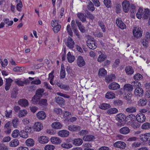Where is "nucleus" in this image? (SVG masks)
<instances>
[{
	"label": "nucleus",
	"mask_w": 150,
	"mask_h": 150,
	"mask_svg": "<svg viewBox=\"0 0 150 150\" xmlns=\"http://www.w3.org/2000/svg\"><path fill=\"white\" fill-rule=\"evenodd\" d=\"M138 86L135 90L134 91L135 95L137 97H142L143 95L144 91L142 88L139 87V86Z\"/></svg>",
	"instance_id": "10"
},
{
	"label": "nucleus",
	"mask_w": 150,
	"mask_h": 150,
	"mask_svg": "<svg viewBox=\"0 0 150 150\" xmlns=\"http://www.w3.org/2000/svg\"><path fill=\"white\" fill-rule=\"evenodd\" d=\"M131 126L134 129H136L139 127L138 123L136 122H131Z\"/></svg>",
	"instance_id": "60"
},
{
	"label": "nucleus",
	"mask_w": 150,
	"mask_h": 150,
	"mask_svg": "<svg viewBox=\"0 0 150 150\" xmlns=\"http://www.w3.org/2000/svg\"><path fill=\"white\" fill-rule=\"evenodd\" d=\"M13 81V80L10 78L6 79L5 88L6 91L10 89L11 83Z\"/></svg>",
	"instance_id": "8"
},
{
	"label": "nucleus",
	"mask_w": 150,
	"mask_h": 150,
	"mask_svg": "<svg viewBox=\"0 0 150 150\" xmlns=\"http://www.w3.org/2000/svg\"><path fill=\"white\" fill-rule=\"evenodd\" d=\"M62 146L64 148L69 149L72 147V145L70 144L64 143L62 144Z\"/></svg>",
	"instance_id": "63"
},
{
	"label": "nucleus",
	"mask_w": 150,
	"mask_h": 150,
	"mask_svg": "<svg viewBox=\"0 0 150 150\" xmlns=\"http://www.w3.org/2000/svg\"><path fill=\"white\" fill-rule=\"evenodd\" d=\"M87 8L89 10L92 11H93L95 10V8L93 4L90 1L89 2V4L87 6Z\"/></svg>",
	"instance_id": "56"
},
{
	"label": "nucleus",
	"mask_w": 150,
	"mask_h": 150,
	"mask_svg": "<svg viewBox=\"0 0 150 150\" xmlns=\"http://www.w3.org/2000/svg\"><path fill=\"white\" fill-rule=\"evenodd\" d=\"M98 74L99 76H104L107 74V71L104 68L99 69Z\"/></svg>",
	"instance_id": "45"
},
{
	"label": "nucleus",
	"mask_w": 150,
	"mask_h": 150,
	"mask_svg": "<svg viewBox=\"0 0 150 150\" xmlns=\"http://www.w3.org/2000/svg\"><path fill=\"white\" fill-rule=\"evenodd\" d=\"M115 95L111 91L108 92L105 95V97L108 99H113L115 98Z\"/></svg>",
	"instance_id": "28"
},
{
	"label": "nucleus",
	"mask_w": 150,
	"mask_h": 150,
	"mask_svg": "<svg viewBox=\"0 0 150 150\" xmlns=\"http://www.w3.org/2000/svg\"><path fill=\"white\" fill-rule=\"evenodd\" d=\"M133 89L132 85L129 84H126L124 86L123 89H121L120 92L121 94H126L127 93V95L125 96L124 98L126 99L129 100L132 96L131 92Z\"/></svg>",
	"instance_id": "1"
},
{
	"label": "nucleus",
	"mask_w": 150,
	"mask_h": 150,
	"mask_svg": "<svg viewBox=\"0 0 150 150\" xmlns=\"http://www.w3.org/2000/svg\"><path fill=\"white\" fill-rule=\"evenodd\" d=\"M37 118L40 120H43L46 117L45 113L43 111H39L37 114Z\"/></svg>",
	"instance_id": "23"
},
{
	"label": "nucleus",
	"mask_w": 150,
	"mask_h": 150,
	"mask_svg": "<svg viewBox=\"0 0 150 150\" xmlns=\"http://www.w3.org/2000/svg\"><path fill=\"white\" fill-rule=\"evenodd\" d=\"M140 138L143 142H146L150 139V133H147L141 134Z\"/></svg>",
	"instance_id": "18"
},
{
	"label": "nucleus",
	"mask_w": 150,
	"mask_h": 150,
	"mask_svg": "<svg viewBox=\"0 0 150 150\" xmlns=\"http://www.w3.org/2000/svg\"><path fill=\"white\" fill-rule=\"evenodd\" d=\"M61 28V25H57L53 27L52 29L54 33H57L60 30Z\"/></svg>",
	"instance_id": "59"
},
{
	"label": "nucleus",
	"mask_w": 150,
	"mask_h": 150,
	"mask_svg": "<svg viewBox=\"0 0 150 150\" xmlns=\"http://www.w3.org/2000/svg\"><path fill=\"white\" fill-rule=\"evenodd\" d=\"M136 119L138 122L142 123L145 121L146 117L144 114L142 113H139L136 115Z\"/></svg>",
	"instance_id": "13"
},
{
	"label": "nucleus",
	"mask_w": 150,
	"mask_h": 150,
	"mask_svg": "<svg viewBox=\"0 0 150 150\" xmlns=\"http://www.w3.org/2000/svg\"><path fill=\"white\" fill-rule=\"evenodd\" d=\"M55 148L54 146L52 145H47L45 147V150H53Z\"/></svg>",
	"instance_id": "62"
},
{
	"label": "nucleus",
	"mask_w": 150,
	"mask_h": 150,
	"mask_svg": "<svg viewBox=\"0 0 150 150\" xmlns=\"http://www.w3.org/2000/svg\"><path fill=\"white\" fill-rule=\"evenodd\" d=\"M108 87L110 89L115 90L119 88L120 86L117 83L112 82L109 85Z\"/></svg>",
	"instance_id": "17"
},
{
	"label": "nucleus",
	"mask_w": 150,
	"mask_h": 150,
	"mask_svg": "<svg viewBox=\"0 0 150 150\" xmlns=\"http://www.w3.org/2000/svg\"><path fill=\"white\" fill-rule=\"evenodd\" d=\"M52 126L55 129H59L62 128V125L60 122H56L53 123L52 125Z\"/></svg>",
	"instance_id": "36"
},
{
	"label": "nucleus",
	"mask_w": 150,
	"mask_h": 150,
	"mask_svg": "<svg viewBox=\"0 0 150 150\" xmlns=\"http://www.w3.org/2000/svg\"><path fill=\"white\" fill-rule=\"evenodd\" d=\"M116 12L117 13H119L120 12L121 6L120 4H117L115 6Z\"/></svg>",
	"instance_id": "61"
},
{
	"label": "nucleus",
	"mask_w": 150,
	"mask_h": 150,
	"mask_svg": "<svg viewBox=\"0 0 150 150\" xmlns=\"http://www.w3.org/2000/svg\"><path fill=\"white\" fill-rule=\"evenodd\" d=\"M49 138L45 136H42L39 137L38 141L41 144H44L48 142L49 141Z\"/></svg>",
	"instance_id": "15"
},
{
	"label": "nucleus",
	"mask_w": 150,
	"mask_h": 150,
	"mask_svg": "<svg viewBox=\"0 0 150 150\" xmlns=\"http://www.w3.org/2000/svg\"><path fill=\"white\" fill-rule=\"evenodd\" d=\"M98 25L101 28L102 31L103 32H105L106 31V27L103 22L101 20H100L98 21Z\"/></svg>",
	"instance_id": "49"
},
{
	"label": "nucleus",
	"mask_w": 150,
	"mask_h": 150,
	"mask_svg": "<svg viewBox=\"0 0 150 150\" xmlns=\"http://www.w3.org/2000/svg\"><path fill=\"white\" fill-rule=\"evenodd\" d=\"M147 103L146 100L144 98L141 99L138 101V105L140 106H144L146 105Z\"/></svg>",
	"instance_id": "42"
},
{
	"label": "nucleus",
	"mask_w": 150,
	"mask_h": 150,
	"mask_svg": "<svg viewBox=\"0 0 150 150\" xmlns=\"http://www.w3.org/2000/svg\"><path fill=\"white\" fill-rule=\"evenodd\" d=\"M115 78V74H111L110 75H108L106 77L105 79L107 82H109L112 81Z\"/></svg>",
	"instance_id": "40"
},
{
	"label": "nucleus",
	"mask_w": 150,
	"mask_h": 150,
	"mask_svg": "<svg viewBox=\"0 0 150 150\" xmlns=\"http://www.w3.org/2000/svg\"><path fill=\"white\" fill-rule=\"evenodd\" d=\"M34 130L39 132L43 129V126L42 123L39 122H35L33 127Z\"/></svg>",
	"instance_id": "14"
},
{
	"label": "nucleus",
	"mask_w": 150,
	"mask_h": 150,
	"mask_svg": "<svg viewBox=\"0 0 150 150\" xmlns=\"http://www.w3.org/2000/svg\"><path fill=\"white\" fill-rule=\"evenodd\" d=\"M110 107V105L108 103H103L100 104L99 106L100 108L103 110H106Z\"/></svg>",
	"instance_id": "35"
},
{
	"label": "nucleus",
	"mask_w": 150,
	"mask_h": 150,
	"mask_svg": "<svg viewBox=\"0 0 150 150\" xmlns=\"http://www.w3.org/2000/svg\"><path fill=\"white\" fill-rule=\"evenodd\" d=\"M44 90L42 88H40L36 90L35 92V95L38 96L40 98L42 97L44 94Z\"/></svg>",
	"instance_id": "31"
},
{
	"label": "nucleus",
	"mask_w": 150,
	"mask_h": 150,
	"mask_svg": "<svg viewBox=\"0 0 150 150\" xmlns=\"http://www.w3.org/2000/svg\"><path fill=\"white\" fill-rule=\"evenodd\" d=\"M114 146L116 147L119 148L121 149H124L126 147V144L124 142L119 141L113 144Z\"/></svg>",
	"instance_id": "6"
},
{
	"label": "nucleus",
	"mask_w": 150,
	"mask_h": 150,
	"mask_svg": "<svg viewBox=\"0 0 150 150\" xmlns=\"http://www.w3.org/2000/svg\"><path fill=\"white\" fill-rule=\"evenodd\" d=\"M133 33L134 37L137 38H140L142 36L143 31L141 28L134 27L133 30Z\"/></svg>",
	"instance_id": "2"
},
{
	"label": "nucleus",
	"mask_w": 150,
	"mask_h": 150,
	"mask_svg": "<svg viewBox=\"0 0 150 150\" xmlns=\"http://www.w3.org/2000/svg\"><path fill=\"white\" fill-rule=\"evenodd\" d=\"M122 5L124 11L125 13H128L129 10V7L130 6L129 2L127 0H125L122 2Z\"/></svg>",
	"instance_id": "5"
},
{
	"label": "nucleus",
	"mask_w": 150,
	"mask_h": 150,
	"mask_svg": "<svg viewBox=\"0 0 150 150\" xmlns=\"http://www.w3.org/2000/svg\"><path fill=\"white\" fill-rule=\"evenodd\" d=\"M83 143V140L80 138H77L74 139L73 142L74 144L76 146H80Z\"/></svg>",
	"instance_id": "37"
},
{
	"label": "nucleus",
	"mask_w": 150,
	"mask_h": 150,
	"mask_svg": "<svg viewBox=\"0 0 150 150\" xmlns=\"http://www.w3.org/2000/svg\"><path fill=\"white\" fill-rule=\"evenodd\" d=\"M66 72L64 65L63 64H62L61 65V70L60 72V79H63L65 77Z\"/></svg>",
	"instance_id": "24"
},
{
	"label": "nucleus",
	"mask_w": 150,
	"mask_h": 150,
	"mask_svg": "<svg viewBox=\"0 0 150 150\" xmlns=\"http://www.w3.org/2000/svg\"><path fill=\"white\" fill-rule=\"evenodd\" d=\"M40 98L35 95L32 98V103L34 105L38 104Z\"/></svg>",
	"instance_id": "33"
},
{
	"label": "nucleus",
	"mask_w": 150,
	"mask_h": 150,
	"mask_svg": "<svg viewBox=\"0 0 150 150\" xmlns=\"http://www.w3.org/2000/svg\"><path fill=\"white\" fill-rule=\"evenodd\" d=\"M18 104L22 107H25L28 105L29 103L28 100L25 99H20L18 101Z\"/></svg>",
	"instance_id": "20"
},
{
	"label": "nucleus",
	"mask_w": 150,
	"mask_h": 150,
	"mask_svg": "<svg viewBox=\"0 0 150 150\" xmlns=\"http://www.w3.org/2000/svg\"><path fill=\"white\" fill-rule=\"evenodd\" d=\"M144 13L143 16V18L144 19H147L150 15V11L149 9L145 8L144 12Z\"/></svg>",
	"instance_id": "41"
},
{
	"label": "nucleus",
	"mask_w": 150,
	"mask_h": 150,
	"mask_svg": "<svg viewBox=\"0 0 150 150\" xmlns=\"http://www.w3.org/2000/svg\"><path fill=\"white\" fill-rule=\"evenodd\" d=\"M19 135L22 138H26L28 137V132L25 130H21L19 132Z\"/></svg>",
	"instance_id": "47"
},
{
	"label": "nucleus",
	"mask_w": 150,
	"mask_h": 150,
	"mask_svg": "<svg viewBox=\"0 0 150 150\" xmlns=\"http://www.w3.org/2000/svg\"><path fill=\"white\" fill-rule=\"evenodd\" d=\"M134 79L135 80V81L133 82L132 84H134L135 86L136 87L139 86L140 83L137 81H139L142 80L143 78V76L140 74L137 73L134 76Z\"/></svg>",
	"instance_id": "4"
},
{
	"label": "nucleus",
	"mask_w": 150,
	"mask_h": 150,
	"mask_svg": "<svg viewBox=\"0 0 150 150\" xmlns=\"http://www.w3.org/2000/svg\"><path fill=\"white\" fill-rule=\"evenodd\" d=\"M116 120L118 121V122L116 123L117 126L121 127L123 126L125 124V120L120 119H116Z\"/></svg>",
	"instance_id": "50"
},
{
	"label": "nucleus",
	"mask_w": 150,
	"mask_h": 150,
	"mask_svg": "<svg viewBox=\"0 0 150 150\" xmlns=\"http://www.w3.org/2000/svg\"><path fill=\"white\" fill-rule=\"evenodd\" d=\"M104 3L106 6L107 8L111 7V1L110 0H104Z\"/></svg>",
	"instance_id": "55"
},
{
	"label": "nucleus",
	"mask_w": 150,
	"mask_h": 150,
	"mask_svg": "<svg viewBox=\"0 0 150 150\" xmlns=\"http://www.w3.org/2000/svg\"><path fill=\"white\" fill-rule=\"evenodd\" d=\"M82 147L84 148L83 150H94L93 149L90 148L92 147L91 145L88 143L83 144Z\"/></svg>",
	"instance_id": "43"
},
{
	"label": "nucleus",
	"mask_w": 150,
	"mask_h": 150,
	"mask_svg": "<svg viewBox=\"0 0 150 150\" xmlns=\"http://www.w3.org/2000/svg\"><path fill=\"white\" fill-rule=\"evenodd\" d=\"M116 119H120L125 120V115L122 113L117 114L116 116Z\"/></svg>",
	"instance_id": "58"
},
{
	"label": "nucleus",
	"mask_w": 150,
	"mask_h": 150,
	"mask_svg": "<svg viewBox=\"0 0 150 150\" xmlns=\"http://www.w3.org/2000/svg\"><path fill=\"white\" fill-rule=\"evenodd\" d=\"M68 130L72 132H79L81 129V127L78 125H71L68 126Z\"/></svg>",
	"instance_id": "7"
},
{
	"label": "nucleus",
	"mask_w": 150,
	"mask_h": 150,
	"mask_svg": "<svg viewBox=\"0 0 150 150\" xmlns=\"http://www.w3.org/2000/svg\"><path fill=\"white\" fill-rule=\"evenodd\" d=\"M125 71L126 74L129 75H131L134 72V70L132 67L131 66H126L125 68Z\"/></svg>",
	"instance_id": "22"
},
{
	"label": "nucleus",
	"mask_w": 150,
	"mask_h": 150,
	"mask_svg": "<svg viewBox=\"0 0 150 150\" xmlns=\"http://www.w3.org/2000/svg\"><path fill=\"white\" fill-rule=\"evenodd\" d=\"M26 145L28 146H33L34 145V141L32 139H28L25 142Z\"/></svg>",
	"instance_id": "44"
},
{
	"label": "nucleus",
	"mask_w": 150,
	"mask_h": 150,
	"mask_svg": "<svg viewBox=\"0 0 150 150\" xmlns=\"http://www.w3.org/2000/svg\"><path fill=\"white\" fill-rule=\"evenodd\" d=\"M95 139V137L94 136L90 135L84 136L83 138L84 141L87 142L92 141Z\"/></svg>",
	"instance_id": "27"
},
{
	"label": "nucleus",
	"mask_w": 150,
	"mask_h": 150,
	"mask_svg": "<svg viewBox=\"0 0 150 150\" xmlns=\"http://www.w3.org/2000/svg\"><path fill=\"white\" fill-rule=\"evenodd\" d=\"M25 130L28 133L31 134L33 133L34 131L33 128L32 129L31 127L29 126H26L25 127Z\"/></svg>",
	"instance_id": "53"
},
{
	"label": "nucleus",
	"mask_w": 150,
	"mask_h": 150,
	"mask_svg": "<svg viewBox=\"0 0 150 150\" xmlns=\"http://www.w3.org/2000/svg\"><path fill=\"white\" fill-rule=\"evenodd\" d=\"M67 58L68 61L70 63H72L75 60V57L72 55L70 52H69L67 54Z\"/></svg>",
	"instance_id": "34"
},
{
	"label": "nucleus",
	"mask_w": 150,
	"mask_h": 150,
	"mask_svg": "<svg viewBox=\"0 0 150 150\" xmlns=\"http://www.w3.org/2000/svg\"><path fill=\"white\" fill-rule=\"evenodd\" d=\"M77 16L78 18L82 22H84L86 21V15H84V14L82 13H78L77 14Z\"/></svg>",
	"instance_id": "30"
},
{
	"label": "nucleus",
	"mask_w": 150,
	"mask_h": 150,
	"mask_svg": "<svg viewBox=\"0 0 150 150\" xmlns=\"http://www.w3.org/2000/svg\"><path fill=\"white\" fill-rule=\"evenodd\" d=\"M107 58L106 55L104 54H101L99 55L98 59V61L100 62H103Z\"/></svg>",
	"instance_id": "46"
},
{
	"label": "nucleus",
	"mask_w": 150,
	"mask_h": 150,
	"mask_svg": "<svg viewBox=\"0 0 150 150\" xmlns=\"http://www.w3.org/2000/svg\"><path fill=\"white\" fill-rule=\"evenodd\" d=\"M55 101L60 107L65 105V101L64 99L59 96H57L55 98Z\"/></svg>",
	"instance_id": "9"
},
{
	"label": "nucleus",
	"mask_w": 150,
	"mask_h": 150,
	"mask_svg": "<svg viewBox=\"0 0 150 150\" xmlns=\"http://www.w3.org/2000/svg\"><path fill=\"white\" fill-rule=\"evenodd\" d=\"M66 44L69 48L72 49L74 47L75 43L73 39L71 37H69L67 40Z\"/></svg>",
	"instance_id": "11"
},
{
	"label": "nucleus",
	"mask_w": 150,
	"mask_h": 150,
	"mask_svg": "<svg viewBox=\"0 0 150 150\" xmlns=\"http://www.w3.org/2000/svg\"><path fill=\"white\" fill-rule=\"evenodd\" d=\"M130 132V129L127 127H124L119 130V132L121 134L126 135L128 134Z\"/></svg>",
	"instance_id": "16"
},
{
	"label": "nucleus",
	"mask_w": 150,
	"mask_h": 150,
	"mask_svg": "<svg viewBox=\"0 0 150 150\" xmlns=\"http://www.w3.org/2000/svg\"><path fill=\"white\" fill-rule=\"evenodd\" d=\"M10 146L15 147L19 144V141L17 139H15L12 140L9 143Z\"/></svg>",
	"instance_id": "39"
},
{
	"label": "nucleus",
	"mask_w": 150,
	"mask_h": 150,
	"mask_svg": "<svg viewBox=\"0 0 150 150\" xmlns=\"http://www.w3.org/2000/svg\"><path fill=\"white\" fill-rule=\"evenodd\" d=\"M116 23L117 26L122 29H124L126 28V25L121 20L117 19Z\"/></svg>",
	"instance_id": "26"
},
{
	"label": "nucleus",
	"mask_w": 150,
	"mask_h": 150,
	"mask_svg": "<svg viewBox=\"0 0 150 150\" xmlns=\"http://www.w3.org/2000/svg\"><path fill=\"white\" fill-rule=\"evenodd\" d=\"M86 43L89 48L91 49H94L96 47L97 45L93 40L87 41Z\"/></svg>",
	"instance_id": "19"
},
{
	"label": "nucleus",
	"mask_w": 150,
	"mask_h": 150,
	"mask_svg": "<svg viewBox=\"0 0 150 150\" xmlns=\"http://www.w3.org/2000/svg\"><path fill=\"white\" fill-rule=\"evenodd\" d=\"M77 63L78 66L82 67L85 65V62L82 56H79L77 59Z\"/></svg>",
	"instance_id": "12"
},
{
	"label": "nucleus",
	"mask_w": 150,
	"mask_h": 150,
	"mask_svg": "<svg viewBox=\"0 0 150 150\" xmlns=\"http://www.w3.org/2000/svg\"><path fill=\"white\" fill-rule=\"evenodd\" d=\"M130 7L131 8V15L132 14H134V16L133 17V18H134L135 17V13L136 12V6L134 5L131 4Z\"/></svg>",
	"instance_id": "52"
},
{
	"label": "nucleus",
	"mask_w": 150,
	"mask_h": 150,
	"mask_svg": "<svg viewBox=\"0 0 150 150\" xmlns=\"http://www.w3.org/2000/svg\"><path fill=\"white\" fill-rule=\"evenodd\" d=\"M30 82L28 79H24L23 81H21V79H17L14 80V82L19 86H23L24 85H27Z\"/></svg>",
	"instance_id": "3"
},
{
	"label": "nucleus",
	"mask_w": 150,
	"mask_h": 150,
	"mask_svg": "<svg viewBox=\"0 0 150 150\" xmlns=\"http://www.w3.org/2000/svg\"><path fill=\"white\" fill-rule=\"evenodd\" d=\"M86 15L87 16V17L92 21H93L95 18L94 16L89 12L87 11L86 13Z\"/></svg>",
	"instance_id": "64"
},
{
	"label": "nucleus",
	"mask_w": 150,
	"mask_h": 150,
	"mask_svg": "<svg viewBox=\"0 0 150 150\" xmlns=\"http://www.w3.org/2000/svg\"><path fill=\"white\" fill-rule=\"evenodd\" d=\"M118 110L115 108H112L108 109L107 111V112L109 114H114L118 112Z\"/></svg>",
	"instance_id": "48"
},
{
	"label": "nucleus",
	"mask_w": 150,
	"mask_h": 150,
	"mask_svg": "<svg viewBox=\"0 0 150 150\" xmlns=\"http://www.w3.org/2000/svg\"><path fill=\"white\" fill-rule=\"evenodd\" d=\"M38 104L41 106H46L48 105L47 100L45 99H41L40 100Z\"/></svg>",
	"instance_id": "51"
},
{
	"label": "nucleus",
	"mask_w": 150,
	"mask_h": 150,
	"mask_svg": "<svg viewBox=\"0 0 150 150\" xmlns=\"http://www.w3.org/2000/svg\"><path fill=\"white\" fill-rule=\"evenodd\" d=\"M76 23L80 30L82 33H84L85 31V27L82 25L81 23L78 20H76Z\"/></svg>",
	"instance_id": "25"
},
{
	"label": "nucleus",
	"mask_w": 150,
	"mask_h": 150,
	"mask_svg": "<svg viewBox=\"0 0 150 150\" xmlns=\"http://www.w3.org/2000/svg\"><path fill=\"white\" fill-rule=\"evenodd\" d=\"M19 131L17 129H15L13 131L12 134V136L13 138H16L18 137L19 134Z\"/></svg>",
	"instance_id": "57"
},
{
	"label": "nucleus",
	"mask_w": 150,
	"mask_h": 150,
	"mask_svg": "<svg viewBox=\"0 0 150 150\" xmlns=\"http://www.w3.org/2000/svg\"><path fill=\"white\" fill-rule=\"evenodd\" d=\"M144 11L142 8H139L136 14L137 17L139 19H141L143 17L144 13Z\"/></svg>",
	"instance_id": "32"
},
{
	"label": "nucleus",
	"mask_w": 150,
	"mask_h": 150,
	"mask_svg": "<svg viewBox=\"0 0 150 150\" xmlns=\"http://www.w3.org/2000/svg\"><path fill=\"white\" fill-rule=\"evenodd\" d=\"M136 107L134 106H130L126 109V111L127 112L129 113L135 112L136 111Z\"/></svg>",
	"instance_id": "38"
},
{
	"label": "nucleus",
	"mask_w": 150,
	"mask_h": 150,
	"mask_svg": "<svg viewBox=\"0 0 150 150\" xmlns=\"http://www.w3.org/2000/svg\"><path fill=\"white\" fill-rule=\"evenodd\" d=\"M69 132L66 130H61L59 131L58 134L59 136L62 137H67L69 134Z\"/></svg>",
	"instance_id": "21"
},
{
	"label": "nucleus",
	"mask_w": 150,
	"mask_h": 150,
	"mask_svg": "<svg viewBox=\"0 0 150 150\" xmlns=\"http://www.w3.org/2000/svg\"><path fill=\"white\" fill-rule=\"evenodd\" d=\"M50 140L52 143L54 144H59L62 142L59 138L56 137H52Z\"/></svg>",
	"instance_id": "29"
},
{
	"label": "nucleus",
	"mask_w": 150,
	"mask_h": 150,
	"mask_svg": "<svg viewBox=\"0 0 150 150\" xmlns=\"http://www.w3.org/2000/svg\"><path fill=\"white\" fill-rule=\"evenodd\" d=\"M27 114V111L25 109L21 110L19 111L18 114V117H21L25 116Z\"/></svg>",
	"instance_id": "54"
}]
</instances>
